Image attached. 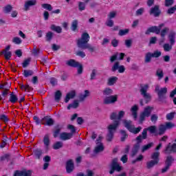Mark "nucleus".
<instances>
[{
    "mask_svg": "<svg viewBox=\"0 0 176 176\" xmlns=\"http://www.w3.org/2000/svg\"><path fill=\"white\" fill-rule=\"evenodd\" d=\"M151 32H155V26H152L146 30L145 32L146 35H149Z\"/></svg>",
    "mask_w": 176,
    "mask_h": 176,
    "instance_id": "obj_61",
    "label": "nucleus"
},
{
    "mask_svg": "<svg viewBox=\"0 0 176 176\" xmlns=\"http://www.w3.org/2000/svg\"><path fill=\"white\" fill-rule=\"evenodd\" d=\"M53 32H47L45 35V40L47 42H50L53 39Z\"/></svg>",
    "mask_w": 176,
    "mask_h": 176,
    "instance_id": "obj_44",
    "label": "nucleus"
},
{
    "mask_svg": "<svg viewBox=\"0 0 176 176\" xmlns=\"http://www.w3.org/2000/svg\"><path fill=\"white\" fill-rule=\"evenodd\" d=\"M113 94V90L109 87L105 88L103 91V96H106V97H108V96H111Z\"/></svg>",
    "mask_w": 176,
    "mask_h": 176,
    "instance_id": "obj_33",
    "label": "nucleus"
},
{
    "mask_svg": "<svg viewBox=\"0 0 176 176\" xmlns=\"http://www.w3.org/2000/svg\"><path fill=\"white\" fill-rule=\"evenodd\" d=\"M50 84L52 85V86H53V87H54V86H56V85H57V80L54 77H52L50 79Z\"/></svg>",
    "mask_w": 176,
    "mask_h": 176,
    "instance_id": "obj_62",
    "label": "nucleus"
},
{
    "mask_svg": "<svg viewBox=\"0 0 176 176\" xmlns=\"http://www.w3.org/2000/svg\"><path fill=\"white\" fill-rule=\"evenodd\" d=\"M176 11V5L167 10L168 14H173V13H175Z\"/></svg>",
    "mask_w": 176,
    "mask_h": 176,
    "instance_id": "obj_59",
    "label": "nucleus"
},
{
    "mask_svg": "<svg viewBox=\"0 0 176 176\" xmlns=\"http://www.w3.org/2000/svg\"><path fill=\"white\" fill-rule=\"evenodd\" d=\"M76 55L81 57L82 58H85V57H86V54L83 51H78L76 53Z\"/></svg>",
    "mask_w": 176,
    "mask_h": 176,
    "instance_id": "obj_60",
    "label": "nucleus"
},
{
    "mask_svg": "<svg viewBox=\"0 0 176 176\" xmlns=\"http://www.w3.org/2000/svg\"><path fill=\"white\" fill-rule=\"evenodd\" d=\"M89 41H90V35L87 32H83L81 38L77 41V46L83 50L88 49L91 53H93L94 52V47L89 44Z\"/></svg>",
    "mask_w": 176,
    "mask_h": 176,
    "instance_id": "obj_1",
    "label": "nucleus"
},
{
    "mask_svg": "<svg viewBox=\"0 0 176 176\" xmlns=\"http://www.w3.org/2000/svg\"><path fill=\"white\" fill-rule=\"evenodd\" d=\"M156 75L158 78V79L160 80L164 76V74H163V70L162 69H158L156 72Z\"/></svg>",
    "mask_w": 176,
    "mask_h": 176,
    "instance_id": "obj_47",
    "label": "nucleus"
},
{
    "mask_svg": "<svg viewBox=\"0 0 176 176\" xmlns=\"http://www.w3.org/2000/svg\"><path fill=\"white\" fill-rule=\"evenodd\" d=\"M174 162V158L171 155H168L166 157V160L165 161V166H169V167H171V164H173V162Z\"/></svg>",
    "mask_w": 176,
    "mask_h": 176,
    "instance_id": "obj_30",
    "label": "nucleus"
},
{
    "mask_svg": "<svg viewBox=\"0 0 176 176\" xmlns=\"http://www.w3.org/2000/svg\"><path fill=\"white\" fill-rule=\"evenodd\" d=\"M68 67H72V68H78L79 67V62L75 60V59H69L66 62Z\"/></svg>",
    "mask_w": 176,
    "mask_h": 176,
    "instance_id": "obj_16",
    "label": "nucleus"
},
{
    "mask_svg": "<svg viewBox=\"0 0 176 176\" xmlns=\"http://www.w3.org/2000/svg\"><path fill=\"white\" fill-rule=\"evenodd\" d=\"M78 24L79 22L76 19L74 20L72 22L70 29L72 30V31H73V32H79V28L78 27Z\"/></svg>",
    "mask_w": 176,
    "mask_h": 176,
    "instance_id": "obj_15",
    "label": "nucleus"
},
{
    "mask_svg": "<svg viewBox=\"0 0 176 176\" xmlns=\"http://www.w3.org/2000/svg\"><path fill=\"white\" fill-rule=\"evenodd\" d=\"M76 96V91L75 90L71 91L68 94H67L66 97L65 98V102H69V100L71 98H74V97Z\"/></svg>",
    "mask_w": 176,
    "mask_h": 176,
    "instance_id": "obj_19",
    "label": "nucleus"
},
{
    "mask_svg": "<svg viewBox=\"0 0 176 176\" xmlns=\"http://www.w3.org/2000/svg\"><path fill=\"white\" fill-rule=\"evenodd\" d=\"M151 159H153V160L149 161L146 163V168L148 170L152 168V167H154L155 166V155H151Z\"/></svg>",
    "mask_w": 176,
    "mask_h": 176,
    "instance_id": "obj_28",
    "label": "nucleus"
},
{
    "mask_svg": "<svg viewBox=\"0 0 176 176\" xmlns=\"http://www.w3.org/2000/svg\"><path fill=\"white\" fill-rule=\"evenodd\" d=\"M50 29L52 31L57 32V34H61L63 32V28L60 26H56V25H51Z\"/></svg>",
    "mask_w": 176,
    "mask_h": 176,
    "instance_id": "obj_27",
    "label": "nucleus"
},
{
    "mask_svg": "<svg viewBox=\"0 0 176 176\" xmlns=\"http://www.w3.org/2000/svg\"><path fill=\"white\" fill-rule=\"evenodd\" d=\"M130 30L129 29L120 30L118 32V35L120 36H124V35H127Z\"/></svg>",
    "mask_w": 176,
    "mask_h": 176,
    "instance_id": "obj_49",
    "label": "nucleus"
},
{
    "mask_svg": "<svg viewBox=\"0 0 176 176\" xmlns=\"http://www.w3.org/2000/svg\"><path fill=\"white\" fill-rule=\"evenodd\" d=\"M3 90H10V87L12 84L10 82H6L3 84Z\"/></svg>",
    "mask_w": 176,
    "mask_h": 176,
    "instance_id": "obj_57",
    "label": "nucleus"
},
{
    "mask_svg": "<svg viewBox=\"0 0 176 176\" xmlns=\"http://www.w3.org/2000/svg\"><path fill=\"white\" fill-rule=\"evenodd\" d=\"M43 120H46V123L41 122V124H43L44 126H49L50 127L54 124V120H53V118H49L48 116L43 117L41 119V122H43Z\"/></svg>",
    "mask_w": 176,
    "mask_h": 176,
    "instance_id": "obj_12",
    "label": "nucleus"
},
{
    "mask_svg": "<svg viewBox=\"0 0 176 176\" xmlns=\"http://www.w3.org/2000/svg\"><path fill=\"white\" fill-rule=\"evenodd\" d=\"M35 5H36V0H29L25 1L24 4V10L27 12L28 10H30L31 6H35Z\"/></svg>",
    "mask_w": 176,
    "mask_h": 176,
    "instance_id": "obj_13",
    "label": "nucleus"
},
{
    "mask_svg": "<svg viewBox=\"0 0 176 176\" xmlns=\"http://www.w3.org/2000/svg\"><path fill=\"white\" fill-rule=\"evenodd\" d=\"M149 89V85L148 84H140V93L144 99H140V104L141 107H144V100L145 104H148L152 100V96L151 94L148 93V89Z\"/></svg>",
    "mask_w": 176,
    "mask_h": 176,
    "instance_id": "obj_2",
    "label": "nucleus"
},
{
    "mask_svg": "<svg viewBox=\"0 0 176 176\" xmlns=\"http://www.w3.org/2000/svg\"><path fill=\"white\" fill-rule=\"evenodd\" d=\"M32 175V170H23L14 171L13 176H31Z\"/></svg>",
    "mask_w": 176,
    "mask_h": 176,
    "instance_id": "obj_10",
    "label": "nucleus"
},
{
    "mask_svg": "<svg viewBox=\"0 0 176 176\" xmlns=\"http://www.w3.org/2000/svg\"><path fill=\"white\" fill-rule=\"evenodd\" d=\"M79 107V102L78 100H74L73 104H69L67 106V109H71V108H74V109H76Z\"/></svg>",
    "mask_w": 176,
    "mask_h": 176,
    "instance_id": "obj_39",
    "label": "nucleus"
},
{
    "mask_svg": "<svg viewBox=\"0 0 176 176\" xmlns=\"http://www.w3.org/2000/svg\"><path fill=\"white\" fill-rule=\"evenodd\" d=\"M168 31H170V29L168 28H164L161 30V36H162V38L164 36H166V35H167V32H168Z\"/></svg>",
    "mask_w": 176,
    "mask_h": 176,
    "instance_id": "obj_54",
    "label": "nucleus"
},
{
    "mask_svg": "<svg viewBox=\"0 0 176 176\" xmlns=\"http://www.w3.org/2000/svg\"><path fill=\"white\" fill-rule=\"evenodd\" d=\"M19 101V98L16 94H14V92H11L10 94V97L7 102H11V104H16V102Z\"/></svg>",
    "mask_w": 176,
    "mask_h": 176,
    "instance_id": "obj_14",
    "label": "nucleus"
},
{
    "mask_svg": "<svg viewBox=\"0 0 176 176\" xmlns=\"http://www.w3.org/2000/svg\"><path fill=\"white\" fill-rule=\"evenodd\" d=\"M153 146V143H148V144L144 145L142 147V152L144 153V152H146V151H149L151 148Z\"/></svg>",
    "mask_w": 176,
    "mask_h": 176,
    "instance_id": "obj_36",
    "label": "nucleus"
},
{
    "mask_svg": "<svg viewBox=\"0 0 176 176\" xmlns=\"http://www.w3.org/2000/svg\"><path fill=\"white\" fill-rule=\"evenodd\" d=\"M43 142L45 148L47 149L49 148V146L50 145V138L49 136V134L45 135Z\"/></svg>",
    "mask_w": 176,
    "mask_h": 176,
    "instance_id": "obj_24",
    "label": "nucleus"
},
{
    "mask_svg": "<svg viewBox=\"0 0 176 176\" xmlns=\"http://www.w3.org/2000/svg\"><path fill=\"white\" fill-rule=\"evenodd\" d=\"M120 134H122V135L121 137L120 141L122 142H124L126 141V138H129V135L127 134V133L124 130H121L120 131Z\"/></svg>",
    "mask_w": 176,
    "mask_h": 176,
    "instance_id": "obj_35",
    "label": "nucleus"
},
{
    "mask_svg": "<svg viewBox=\"0 0 176 176\" xmlns=\"http://www.w3.org/2000/svg\"><path fill=\"white\" fill-rule=\"evenodd\" d=\"M118 77L116 76H111L110 78H109L108 80H107V85L108 86H113V85H115V83H116L118 82Z\"/></svg>",
    "mask_w": 176,
    "mask_h": 176,
    "instance_id": "obj_25",
    "label": "nucleus"
},
{
    "mask_svg": "<svg viewBox=\"0 0 176 176\" xmlns=\"http://www.w3.org/2000/svg\"><path fill=\"white\" fill-rule=\"evenodd\" d=\"M155 57V52L151 53L148 52L146 54L145 58H144V63L146 64H148V63H151V60H152V58Z\"/></svg>",
    "mask_w": 176,
    "mask_h": 176,
    "instance_id": "obj_21",
    "label": "nucleus"
},
{
    "mask_svg": "<svg viewBox=\"0 0 176 176\" xmlns=\"http://www.w3.org/2000/svg\"><path fill=\"white\" fill-rule=\"evenodd\" d=\"M61 131V128H60V125H56L55 126V131H54L53 135L54 138H57L58 135H60V133Z\"/></svg>",
    "mask_w": 176,
    "mask_h": 176,
    "instance_id": "obj_34",
    "label": "nucleus"
},
{
    "mask_svg": "<svg viewBox=\"0 0 176 176\" xmlns=\"http://www.w3.org/2000/svg\"><path fill=\"white\" fill-rule=\"evenodd\" d=\"M175 31H170L168 34V38L169 39L170 45H174V43H175Z\"/></svg>",
    "mask_w": 176,
    "mask_h": 176,
    "instance_id": "obj_17",
    "label": "nucleus"
},
{
    "mask_svg": "<svg viewBox=\"0 0 176 176\" xmlns=\"http://www.w3.org/2000/svg\"><path fill=\"white\" fill-rule=\"evenodd\" d=\"M12 10L13 7L10 4H8L3 8V12L6 14H8V13H10Z\"/></svg>",
    "mask_w": 176,
    "mask_h": 176,
    "instance_id": "obj_38",
    "label": "nucleus"
},
{
    "mask_svg": "<svg viewBox=\"0 0 176 176\" xmlns=\"http://www.w3.org/2000/svg\"><path fill=\"white\" fill-rule=\"evenodd\" d=\"M0 54L1 56H4L7 61H9V60H10V58L12 57V52L10 51L7 52H1Z\"/></svg>",
    "mask_w": 176,
    "mask_h": 176,
    "instance_id": "obj_37",
    "label": "nucleus"
},
{
    "mask_svg": "<svg viewBox=\"0 0 176 176\" xmlns=\"http://www.w3.org/2000/svg\"><path fill=\"white\" fill-rule=\"evenodd\" d=\"M174 127H175V124L171 122H166L164 124L161 125L158 130H155V134L162 135V134L166 133V130H171V129H174Z\"/></svg>",
    "mask_w": 176,
    "mask_h": 176,
    "instance_id": "obj_4",
    "label": "nucleus"
},
{
    "mask_svg": "<svg viewBox=\"0 0 176 176\" xmlns=\"http://www.w3.org/2000/svg\"><path fill=\"white\" fill-rule=\"evenodd\" d=\"M142 130V127L138 126L137 128L134 127V126L132 127L131 130L129 131L130 133H133V134H138L140 131Z\"/></svg>",
    "mask_w": 176,
    "mask_h": 176,
    "instance_id": "obj_43",
    "label": "nucleus"
},
{
    "mask_svg": "<svg viewBox=\"0 0 176 176\" xmlns=\"http://www.w3.org/2000/svg\"><path fill=\"white\" fill-rule=\"evenodd\" d=\"M111 45H112L113 47H118V46L119 45V41H118L116 38H113L111 41Z\"/></svg>",
    "mask_w": 176,
    "mask_h": 176,
    "instance_id": "obj_63",
    "label": "nucleus"
},
{
    "mask_svg": "<svg viewBox=\"0 0 176 176\" xmlns=\"http://www.w3.org/2000/svg\"><path fill=\"white\" fill-rule=\"evenodd\" d=\"M152 109H153V107H151L150 106H148L146 108H144L143 112H142L140 115V124H142L144 122H145L146 118H149L151 116V114L152 113Z\"/></svg>",
    "mask_w": 176,
    "mask_h": 176,
    "instance_id": "obj_5",
    "label": "nucleus"
},
{
    "mask_svg": "<svg viewBox=\"0 0 176 176\" xmlns=\"http://www.w3.org/2000/svg\"><path fill=\"white\" fill-rule=\"evenodd\" d=\"M6 145H8V139H6V136L5 138L1 141V143H0V149H3Z\"/></svg>",
    "mask_w": 176,
    "mask_h": 176,
    "instance_id": "obj_51",
    "label": "nucleus"
},
{
    "mask_svg": "<svg viewBox=\"0 0 176 176\" xmlns=\"http://www.w3.org/2000/svg\"><path fill=\"white\" fill-rule=\"evenodd\" d=\"M104 149V144L102 143H100L99 144H96V146L95 147L94 152L95 153H100L101 152H103Z\"/></svg>",
    "mask_w": 176,
    "mask_h": 176,
    "instance_id": "obj_22",
    "label": "nucleus"
},
{
    "mask_svg": "<svg viewBox=\"0 0 176 176\" xmlns=\"http://www.w3.org/2000/svg\"><path fill=\"white\" fill-rule=\"evenodd\" d=\"M138 142L133 145V147L132 148L131 150V155H137L138 153V151H140V144L142 142V140L140 142V140H137Z\"/></svg>",
    "mask_w": 176,
    "mask_h": 176,
    "instance_id": "obj_18",
    "label": "nucleus"
},
{
    "mask_svg": "<svg viewBox=\"0 0 176 176\" xmlns=\"http://www.w3.org/2000/svg\"><path fill=\"white\" fill-rule=\"evenodd\" d=\"M118 53L117 52L116 54H113V56H111L110 57L109 61L110 63H115V61H116V60H118Z\"/></svg>",
    "mask_w": 176,
    "mask_h": 176,
    "instance_id": "obj_55",
    "label": "nucleus"
},
{
    "mask_svg": "<svg viewBox=\"0 0 176 176\" xmlns=\"http://www.w3.org/2000/svg\"><path fill=\"white\" fill-rule=\"evenodd\" d=\"M75 170V165L72 160H69L66 162V172L67 174H71Z\"/></svg>",
    "mask_w": 176,
    "mask_h": 176,
    "instance_id": "obj_11",
    "label": "nucleus"
},
{
    "mask_svg": "<svg viewBox=\"0 0 176 176\" xmlns=\"http://www.w3.org/2000/svg\"><path fill=\"white\" fill-rule=\"evenodd\" d=\"M116 71H118L119 74H123L124 71H126V67L123 65H120V62L116 61L111 67V72H116Z\"/></svg>",
    "mask_w": 176,
    "mask_h": 176,
    "instance_id": "obj_8",
    "label": "nucleus"
},
{
    "mask_svg": "<svg viewBox=\"0 0 176 176\" xmlns=\"http://www.w3.org/2000/svg\"><path fill=\"white\" fill-rule=\"evenodd\" d=\"M61 97H63V93H61V91L60 90L56 91L54 95V100L56 102H60V100H61Z\"/></svg>",
    "mask_w": 176,
    "mask_h": 176,
    "instance_id": "obj_26",
    "label": "nucleus"
},
{
    "mask_svg": "<svg viewBox=\"0 0 176 176\" xmlns=\"http://www.w3.org/2000/svg\"><path fill=\"white\" fill-rule=\"evenodd\" d=\"M122 170H123V167L118 163V158L113 159L110 166L109 174L112 175L116 171H117V173H120Z\"/></svg>",
    "mask_w": 176,
    "mask_h": 176,
    "instance_id": "obj_7",
    "label": "nucleus"
},
{
    "mask_svg": "<svg viewBox=\"0 0 176 176\" xmlns=\"http://www.w3.org/2000/svg\"><path fill=\"white\" fill-rule=\"evenodd\" d=\"M119 124H120V122H119V120H115L113 124L109 125L108 126L109 133L107 134V138L109 142H111V141L113 140V135L115 134V131H116V129H118V127H119Z\"/></svg>",
    "mask_w": 176,
    "mask_h": 176,
    "instance_id": "obj_3",
    "label": "nucleus"
},
{
    "mask_svg": "<svg viewBox=\"0 0 176 176\" xmlns=\"http://www.w3.org/2000/svg\"><path fill=\"white\" fill-rule=\"evenodd\" d=\"M60 148H63V143L61 142H56L53 145V149L57 150L60 149Z\"/></svg>",
    "mask_w": 176,
    "mask_h": 176,
    "instance_id": "obj_50",
    "label": "nucleus"
},
{
    "mask_svg": "<svg viewBox=\"0 0 176 176\" xmlns=\"http://www.w3.org/2000/svg\"><path fill=\"white\" fill-rule=\"evenodd\" d=\"M41 8H43V9H45V10H48L49 12H52V10H53V7L49 3L41 4Z\"/></svg>",
    "mask_w": 176,
    "mask_h": 176,
    "instance_id": "obj_42",
    "label": "nucleus"
},
{
    "mask_svg": "<svg viewBox=\"0 0 176 176\" xmlns=\"http://www.w3.org/2000/svg\"><path fill=\"white\" fill-rule=\"evenodd\" d=\"M86 9V3H83L82 1L78 2V10L80 12H82V10H85Z\"/></svg>",
    "mask_w": 176,
    "mask_h": 176,
    "instance_id": "obj_46",
    "label": "nucleus"
},
{
    "mask_svg": "<svg viewBox=\"0 0 176 176\" xmlns=\"http://www.w3.org/2000/svg\"><path fill=\"white\" fill-rule=\"evenodd\" d=\"M148 131L153 134L155 133V125L144 129L143 131L142 132V135H139L136 138V141H140V142H141L142 140H146L148 137Z\"/></svg>",
    "mask_w": 176,
    "mask_h": 176,
    "instance_id": "obj_6",
    "label": "nucleus"
},
{
    "mask_svg": "<svg viewBox=\"0 0 176 176\" xmlns=\"http://www.w3.org/2000/svg\"><path fill=\"white\" fill-rule=\"evenodd\" d=\"M21 90H24L25 91H28V93H30V91H32L34 90V88L32 87L29 86L28 85H21Z\"/></svg>",
    "mask_w": 176,
    "mask_h": 176,
    "instance_id": "obj_31",
    "label": "nucleus"
},
{
    "mask_svg": "<svg viewBox=\"0 0 176 176\" xmlns=\"http://www.w3.org/2000/svg\"><path fill=\"white\" fill-rule=\"evenodd\" d=\"M89 96H90V91H89V90H85V94H81L80 96V100L81 101H85V100H86L87 97H89Z\"/></svg>",
    "mask_w": 176,
    "mask_h": 176,
    "instance_id": "obj_41",
    "label": "nucleus"
},
{
    "mask_svg": "<svg viewBox=\"0 0 176 176\" xmlns=\"http://www.w3.org/2000/svg\"><path fill=\"white\" fill-rule=\"evenodd\" d=\"M97 76V69H93L90 74V80H94Z\"/></svg>",
    "mask_w": 176,
    "mask_h": 176,
    "instance_id": "obj_48",
    "label": "nucleus"
},
{
    "mask_svg": "<svg viewBox=\"0 0 176 176\" xmlns=\"http://www.w3.org/2000/svg\"><path fill=\"white\" fill-rule=\"evenodd\" d=\"M155 90L156 91H157L159 97H162V96H164V94H166V93H167V89L166 87L161 88L160 89L157 87Z\"/></svg>",
    "mask_w": 176,
    "mask_h": 176,
    "instance_id": "obj_32",
    "label": "nucleus"
},
{
    "mask_svg": "<svg viewBox=\"0 0 176 176\" xmlns=\"http://www.w3.org/2000/svg\"><path fill=\"white\" fill-rule=\"evenodd\" d=\"M175 116V112L169 113L166 115V119L167 120H173Z\"/></svg>",
    "mask_w": 176,
    "mask_h": 176,
    "instance_id": "obj_56",
    "label": "nucleus"
},
{
    "mask_svg": "<svg viewBox=\"0 0 176 176\" xmlns=\"http://www.w3.org/2000/svg\"><path fill=\"white\" fill-rule=\"evenodd\" d=\"M73 137V134L71 133H62L60 134V138L61 140H63L64 141H67V140H71V138Z\"/></svg>",
    "mask_w": 176,
    "mask_h": 176,
    "instance_id": "obj_23",
    "label": "nucleus"
},
{
    "mask_svg": "<svg viewBox=\"0 0 176 176\" xmlns=\"http://www.w3.org/2000/svg\"><path fill=\"white\" fill-rule=\"evenodd\" d=\"M0 120H2L4 123H8V122H9V118H8V116L1 114L0 115Z\"/></svg>",
    "mask_w": 176,
    "mask_h": 176,
    "instance_id": "obj_53",
    "label": "nucleus"
},
{
    "mask_svg": "<svg viewBox=\"0 0 176 176\" xmlns=\"http://www.w3.org/2000/svg\"><path fill=\"white\" fill-rule=\"evenodd\" d=\"M144 8H140L138 10H137L136 13H135L136 16L142 15V13H144Z\"/></svg>",
    "mask_w": 176,
    "mask_h": 176,
    "instance_id": "obj_64",
    "label": "nucleus"
},
{
    "mask_svg": "<svg viewBox=\"0 0 176 176\" xmlns=\"http://www.w3.org/2000/svg\"><path fill=\"white\" fill-rule=\"evenodd\" d=\"M118 101V95L109 96L104 99V104L109 105V104H115Z\"/></svg>",
    "mask_w": 176,
    "mask_h": 176,
    "instance_id": "obj_9",
    "label": "nucleus"
},
{
    "mask_svg": "<svg viewBox=\"0 0 176 176\" xmlns=\"http://www.w3.org/2000/svg\"><path fill=\"white\" fill-rule=\"evenodd\" d=\"M124 127H126V129H127L128 131H131V129H133V125H131V120H124Z\"/></svg>",
    "mask_w": 176,
    "mask_h": 176,
    "instance_id": "obj_29",
    "label": "nucleus"
},
{
    "mask_svg": "<svg viewBox=\"0 0 176 176\" xmlns=\"http://www.w3.org/2000/svg\"><path fill=\"white\" fill-rule=\"evenodd\" d=\"M131 112L134 119H136L137 118H138V105L137 104L133 105L131 109Z\"/></svg>",
    "mask_w": 176,
    "mask_h": 176,
    "instance_id": "obj_20",
    "label": "nucleus"
},
{
    "mask_svg": "<svg viewBox=\"0 0 176 176\" xmlns=\"http://www.w3.org/2000/svg\"><path fill=\"white\" fill-rule=\"evenodd\" d=\"M22 42L23 41L19 36H16L12 38V43H14L15 45H21Z\"/></svg>",
    "mask_w": 176,
    "mask_h": 176,
    "instance_id": "obj_45",
    "label": "nucleus"
},
{
    "mask_svg": "<svg viewBox=\"0 0 176 176\" xmlns=\"http://www.w3.org/2000/svg\"><path fill=\"white\" fill-rule=\"evenodd\" d=\"M23 75L24 78H28L30 76H32L34 75V71L32 70H23Z\"/></svg>",
    "mask_w": 176,
    "mask_h": 176,
    "instance_id": "obj_40",
    "label": "nucleus"
},
{
    "mask_svg": "<svg viewBox=\"0 0 176 176\" xmlns=\"http://www.w3.org/2000/svg\"><path fill=\"white\" fill-rule=\"evenodd\" d=\"M142 159H144V155H140L135 160H133L131 162V163H132V164H135V163H137V162H141L142 160Z\"/></svg>",
    "mask_w": 176,
    "mask_h": 176,
    "instance_id": "obj_58",
    "label": "nucleus"
},
{
    "mask_svg": "<svg viewBox=\"0 0 176 176\" xmlns=\"http://www.w3.org/2000/svg\"><path fill=\"white\" fill-rule=\"evenodd\" d=\"M173 45H170L168 43H166L164 45L163 47H164V50L165 52H170V50H171V49H173Z\"/></svg>",
    "mask_w": 176,
    "mask_h": 176,
    "instance_id": "obj_52",
    "label": "nucleus"
}]
</instances>
